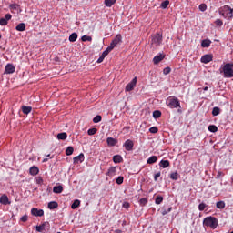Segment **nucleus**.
I'll return each instance as SVG.
<instances>
[{"instance_id": "45", "label": "nucleus", "mask_w": 233, "mask_h": 233, "mask_svg": "<svg viewBox=\"0 0 233 233\" xmlns=\"http://www.w3.org/2000/svg\"><path fill=\"white\" fill-rule=\"evenodd\" d=\"M168 212H172V207L168 208L167 210L163 209L162 210V216H167V214H168Z\"/></svg>"}, {"instance_id": "2", "label": "nucleus", "mask_w": 233, "mask_h": 233, "mask_svg": "<svg viewBox=\"0 0 233 233\" xmlns=\"http://www.w3.org/2000/svg\"><path fill=\"white\" fill-rule=\"evenodd\" d=\"M220 74H223L224 77H233V64L228 63L222 66L220 69Z\"/></svg>"}, {"instance_id": "43", "label": "nucleus", "mask_w": 233, "mask_h": 233, "mask_svg": "<svg viewBox=\"0 0 233 233\" xmlns=\"http://www.w3.org/2000/svg\"><path fill=\"white\" fill-rule=\"evenodd\" d=\"M206 208H207V204L202 202L198 205V210H200V212H203V210H205Z\"/></svg>"}, {"instance_id": "21", "label": "nucleus", "mask_w": 233, "mask_h": 233, "mask_svg": "<svg viewBox=\"0 0 233 233\" xmlns=\"http://www.w3.org/2000/svg\"><path fill=\"white\" fill-rule=\"evenodd\" d=\"M53 192L55 194H61V192H63V186L59 185V186H55L53 187Z\"/></svg>"}, {"instance_id": "49", "label": "nucleus", "mask_w": 233, "mask_h": 233, "mask_svg": "<svg viewBox=\"0 0 233 233\" xmlns=\"http://www.w3.org/2000/svg\"><path fill=\"white\" fill-rule=\"evenodd\" d=\"M215 25H216L217 26H223V21H222L221 19H217V20L215 21Z\"/></svg>"}, {"instance_id": "33", "label": "nucleus", "mask_w": 233, "mask_h": 233, "mask_svg": "<svg viewBox=\"0 0 233 233\" xmlns=\"http://www.w3.org/2000/svg\"><path fill=\"white\" fill-rule=\"evenodd\" d=\"M216 206H217V208L223 210V208H225V201H218L217 202Z\"/></svg>"}, {"instance_id": "28", "label": "nucleus", "mask_w": 233, "mask_h": 233, "mask_svg": "<svg viewBox=\"0 0 233 233\" xmlns=\"http://www.w3.org/2000/svg\"><path fill=\"white\" fill-rule=\"evenodd\" d=\"M113 161L114 163H121V161H123V157H121V155H115L113 157Z\"/></svg>"}, {"instance_id": "17", "label": "nucleus", "mask_w": 233, "mask_h": 233, "mask_svg": "<svg viewBox=\"0 0 233 233\" xmlns=\"http://www.w3.org/2000/svg\"><path fill=\"white\" fill-rule=\"evenodd\" d=\"M116 172H117L116 167H111L108 169V171L106 173V176H109L110 177H112L116 176Z\"/></svg>"}, {"instance_id": "4", "label": "nucleus", "mask_w": 233, "mask_h": 233, "mask_svg": "<svg viewBox=\"0 0 233 233\" xmlns=\"http://www.w3.org/2000/svg\"><path fill=\"white\" fill-rule=\"evenodd\" d=\"M161 43H163V35L157 33L152 35L151 45L153 46H159V45H161Z\"/></svg>"}, {"instance_id": "30", "label": "nucleus", "mask_w": 233, "mask_h": 233, "mask_svg": "<svg viewBox=\"0 0 233 233\" xmlns=\"http://www.w3.org/2000/svg\"><path fill=\"white\" fill-rule=\"evenodd\" d=\"M66 137H68V135L66 133H65V132L59 133L57 135V139H60L62 141H65V139H66Z\"/></svg>"}, {"instance_id": "57", "label": "nucleus", "mask_w": 233, "mask_h": 233, "mask_svg": "<svg viewBox=\"0 0 233 233\" xmlns=\"http://www.w3.org/2000/svg\"><path fill=\"white\" fill-rule=\"evenodd\" d=\"M103 61H105V56L101 55L97 59V63H103Z\"/></svg>"}, {"instance_id": "46", "label": "nucleus", "mask_w": 233, "mask_h": 233, "mask_svg": "<svg viewBox=\"0 0 233 233\" xmlns=\"http://www.w3.org/2000/svg\"><path fill=\"white\" fill-rule=\"evenodd\" d=\"M82 41H92V36H88V35H83L82 36Z\"/></svg>"}, {"instance_id": "35", "label": "nucleus", "mask_w": 233, "mask_h": 233, "mask_svg": "<svg viewBox=\"0 0 233 233\" xmlns=\"http://www.w3.org/2000/svg\"><path fill=\"white\" fill-rule=\"evenodd\" d=\"M106 6H112L113 5H116V0H105Z\"/></svg>"}, {"instance_id": "26", "label": "nucleus", "mask_w": 233, "mask_h": 233, "mask_svg": "<svg viewBox=\"0 0 233 233\" xmlns=\"http://www.w3.org/2000/svg\"><path fill=\"white\" fill-rule=\"evenodd\" d=\"M157 162V157L156 156H152L147 159V165H154V163Z\"/></svg>"}, {"instance_id": "19", "label": "nucleus", "mask_w": 233, "mask_h": 233, "mask_svg": "<svg viewBox=\"0 0 233 233\" xmlns=\"http://www.w3.org/2000/svg\"><path fill=\"white\" fill-rule=\"evenodd\" d=\"M159 167L161 168H168L170 167V161L168 160H161L159 163Z\"/></svg>"}, {"instance_id": "29", "label": "nucleus", "mask_w": 233, "mask_h": 233, "mask_svg": "<svg viewBox=\"0 0 233 233\" xmlns=\"http://www.w3.org/2000/svg\"><path fill=\"white\" fill-rule=\"evenodd\" d=\"M46 225H48V222H44L42 225L36 226V232H43Z\"/></svg>"}, {"instance_id": "37", "label": "nucleus", "mask_w": 233, "mask_h": 233, "mask_svg": "<svg viewBox=\"0 0 233 233\" xmlns=\"http://www.w3.org/2000/svg\"><path fill=\"white\" fill-rule=\"evenodd\" d=\"M74 154V147H68L66 150V155L72 156Z\"/></svg>"}, {"instance_id": "55", "label": "nucleus", "mask_w": 233, "mask_h": 233, "mask_svg": "<svg viewBox=\"0 0 233 233\" xmlns=\"http://www.w3.org/2000/svg\"><path fill=\"white\" fill-rule=\"evenodd\" d=\"M9 8H11V10H17V5L16 4H11L9 5Z\"/></svg>"}, {"instance_id": "38", "label": "nucleus", "mask_w": 233, "mask_h": 233, "mask_svg": "<svg viewBox=\"0 0 233 233\" xmlns=\"http://www.w3.org/2000/svg\"><path fill=\"white\" fill-rule=\"evenodd\" d=\"M155 203H156V205H161V203H163V197L157 196Z\"/></svg>"}, {"instance_id": "14", "label": "nucleus", "mask_w": 233, "mask_h": 233, "mask_svg": "<svg viewBox=\"0 0 233 233\" xmlns=\"http://www.w3.org/2000/svg\"><path fill=\"white\" fill-rule=\"evenodd\" d=\"M0 203L1 205H10V200L8 199V196L2 195L0 197Z\"/></svg>"}, {"instance_id": "10", "label": "nucleus", "mask_w": 233, "mask_h": 233, "mask_svg": "<svg viewBox=\"0 0 233 233\" xmlns=\"http://www.w3.org/2000/svg\"><path fill=\"white\" fill-rule=\"evenodd\" d=\"M73 161L75 165H77V163H83V161H85V155L81 153L79 156L75 157Z\"/></svg>"}, {"instance_id": "32", "label": "nucleus", "mask_w": 233, "mask_h": 233, "mask_svg": "<svg viewBox=\"0 0 233 233\" xmlns=\"http://www.w3.org/2000/svg\"><path fill=\"white\" fill-rule=\"evenodd\" d=\"M221 109L219 107H214L212 110V116H219Z\"/></svg>"}, {"instance_id": "61", "label": "nucleus", "mask_w": 233, "mask_h": 233, "mask_svg": "<svg viewBox=\"0 0 233 233\" xmlns=\"http://www.w3.org/2000/svg\"><path fill=\"white\" fill-rule=\"evenodd\" d=\"M47 157H50V155H47Z\"/></svg>"}, {"instance_id": "53", "label": "nucleus", "mask_w": 233, "mask_h": 233, "mask_svg": "<svg viewBox=\"0 0 233 233\" xmlns=\"http://www.w3.org/2000/svg\"><path fill=\"white\" fill-rule=\"evenodd\" d=\"M159 177H161V172H157V174H155V176H154L155 181H157V179H159Z\"/></svg>"}, {"instance_id": "15", "label": "nucleus", "mask_w": 233, "mask_h": 233, "mask_svg": "<svg viewBox=\"0 0 233 233\" xmlns=\"http://www.w3.org/2000/svg\"><path fill=\"white\" fill-rule=\"evenodd\" d=\"M29 174L31 176H37L39 174V167L33 166L29 169Z\"/></svg>"}, {"instance_id": "1", "label": "nucleus", "mask_w": 233, "mask_h": 233, "mask_svg": "<svg viewBox=\"0 0 233 233\" xmlns=\"http://www.w3.org/2000/svg\"><path fill=\"white\" fill-rule=\"evenodd\" d=\"M203 225H205V227H209L214 230L215 228H218L219 221L215 217L210 216L204 218Z\"/></svg>"}, {"instance_id": "13", "label": "nucleus", "mask_w": 233, "mask_h": 233, "mask_svg": "<svg viewBox=\"0 0 233 233\" xmlns=\"http://www.w3.org/2000/svg\"><path fill=\"white\" fill-rule=\"evenodd\" d=\"M15 72V67L12 64H7L5 66V73L6 74H14Z\"/></svg>"}, {"instance_id": "7", "label": "nucleus", "mask_w": 233, "mask_h": 233, "mask_svg": "<svg viewBox=\"0 0 233 233\" xmlns=\"http://www.w3.org/2000/svg\"><path fill=\"white\" fill-rule=\"evenodd\" d=\"M121 35H117L116 36V38L111 42L109 48H111L113 50V48H116V46H117V45H119V43L121 42Z\"/></svg>"}, {"instance_id": "12", "label": "nucleus", "mask_w": 233, "mask_h": 233, "mask_svg": "<svg viewBox=\"0 0 233 233\" xmlns=\"http://www.w3.org/2000/svg\"><path fill=\"white\" fill-rule=\"evenodd\" d=\"M212 59H213L212 55H204V56H202L200 61H201V63H204L207 65V63H210V61H212Z\"/></svg>"}, {"instance_id": "11", "label": "nucleus", "mask_w": 233, "mask_h": 233, "mask_svg": "<svg viewBox=\"0 0 233 233\" xmlns=\"http://www.w3.org/2000/svg\"><path fill=\"white\" fill-rule=\"evenodd\" d=\"M164 59H165V55L159 54V55H157L153 58V63H154V65H158V63H161V61L164 60Z\"/></svg>"}, {"instance_id": "23", "label": "nucleus", "mask_w": 233, "mask_h": 233, "mask_svg": "<svg viewBox=\"0 0 233 233\" xmlns=\"http://www.w3.org/2000/svg\"><path fill=\"white\" fill-rule=\"evenodd\" d=\"M23 114L28 115L32 112V106H22Z\"/></svg>"}, {"instance_id": "54", "label": "nucleus", "mask_w": 233, "mask_h": 233, "mask_svg": "<svg viewBox=\"0 0 233 233\" xmlns=\"http://www.w3.org/2000/svg\"><path fill=\"white\" fill-rule=\"evenodd\" d=\"M122 207H123V208L128 209V208H130V203H128V202H124Z\"/></svg>"}, {"instance_id": "41", "label": "nucleus", "mask_w": 233, "mask_h": 233, "mask_svg": "<svg viewBox=\"0 0 233 233\" xmlns=\"http://www.w3.org/2000/svg\"><path fill=\"white\" fill-rule=\"evenodd\" d=\"M110 52H112V49L111 47H107L101 56H103L104 57H106V56H108V54H110Z\"/></svg>"}, {"instance_id": "44", "label": "nucleus", "mask_w": 233, "mask_h": 233, "mask_svg": "<svg viewBox=\"0 0 233 233\" xmlns=\"http://www.w3.org/2000/svg\"><path fill=\"white\" fill-rule=\"evenodd\" d=\"M158 131H159V129H157V127H152L149 128V132L151 134H157Z\"/></svg>"}, {"instance_id": "31", "label": "nucleus", "mask_w": 233, "mask_h": 233, "mask_svg": "<svg viewBox=\"0 0 233 233\" xmlns=\"http://www.w3.org/2000/svg\"><path fill=\"white\" fill-rule=\"evenodd\" d=\"M79 205H81V201L76 199L73 202V204L71 205V208L73 210H76V208H77L79 207Z\"/></svg>"}, {"instance_id": "36", "label": "nucleus", "mask_w": 233, "mask_h": 233, "mask_svg": "<svg viewBox=\"0 0 233 233\" xmlns=\"http://www.w3.org/2000/svg\"><path fill=\"white\" fill-rule=\"evenodd\" d=\"M153 117L155 119H159V117H161V111L159 110H156L153 112Z\"/></svg>"}, {"instance_id": "40", "label": "nucleus", "mask_w": 233, "mask_h": 233, "mask_svg": "<svg viewBox=\"0 0 233 233\" xmlns=\"http://www.w3.org/2000/svg\"><path fill=\"white\" fill-rule=\"evenodd\" d=\"M208 130H209V132H218V127L217 126H215V125H210V126H208Z\"/></svg>"}, {"instance_id": "50", "label": "nucleus", "mask_w": 233, "mask_h": 233, "mask_svg": "<svg viewBox=\"0 0 233 233\" xmlns=\"http://www.w3.org/2000/svg\"><path fill=\"white\" fill-rule=\"evenodd\" d=\"M170 72H171L170 67H166V68H164V70H163V74H164L165 76H168V74H170Z\"/></svg>"}, {"instance_id": "18", "label": "nucleus", "mask_w": 233, "mask_h": 233, "mask_svg": "<svg viewBox=\"0 0 233 233\" xmlns=\"http://www.w3.org/2000/svg\"><path fill=\"white\" fill-rule=\"evenodd\" d=\"M15 30H17V32H25V30H26V25L25 23H20L16 25Z\"/></svg>"}, {"instance_id": "64", "label": "nucleus", "mask_w": 233, "mask_h": 233, "mask_svg": "<svg viewBox=\"0 0 233 233\" xmlns=\"http://www.w3.org/2000/svg\"><path fill=\"white\" fill-rule=\"evenodd\" d=\"M231 233H233V231Z\"/></svg>"}, {"instance_id": "52", "label": "nucleus", "mask_w": 233, "mask_h": 233, "mask_svg": "<svg viewBox=\"0 0 233 233\" xmlns=\"http://www.w3.org/2000/svg\"><path fill=\"white\" fill-rule=\"evenodd\" d=\"M36 183L37 185H43V177H36Z\"/></svg>"}, {"instance_id": "51", "label": "nucleus", "mask_w": 233, "mask_h": 233, "mask_svg": "<svg viewBox=\"0 0 233 233\" xmlns=\"http://www.w3.org/2000/svg\"><path fill=\"white\" fill-rule=\"evenodd\" d=\"M20 221H22L23 223H26V221H28V215H24L23 217H21Z\"/></svg>"}, {"instance_id": "60", "label": "nucleus", "mask_w": 233, "mask_h": 233, "mask_svg": "<svg viewBox=\"0 0 233 233\" xmlns=\"http://www.w3.org/2000/svg\"><path fill=\"white\" fill-rule=\"evenodd\" d=\"M204 90H208V87H205Z\"/></svg>"}, {"instance_id": "56", "label": "nucleus", "mask_w": 233, "mask_h": 233, "mask_svg": "<svg viewBox=\"0 0 233 233\" xmlns=\"http://www.w3.org/2000/svg\"><path fill=\"white\" fill-rule=\"evenodd\" d=\"M147 200L146 198H143L140 199V204L141 205H147Z\"/></svg>"}, {"instance_id": "3", "label": "nucleus", "mask_w": 233, "mask_h": 233, "mask_svg": "<svg viewBox=\"0 0 233 233\" xmlns=\"http://www.w3.org/2000/svg\"><path fill=\"white\" fill-rule=\"evenodd\" d=\"M166 105L169 108H181V103L176 96H169L166 101Z\"/></svg>"}, {"instance_id": "58", "label": "nucleus", "mask_w": 233, "mask_h": 233, "mask_svg": "<svg viewBox=\"0 0 233 233\" xmlns=\"http://www.w3.org/2000/svg\"><path fill=\"white\" fill-rule=\"evenodd\" d=\"M46 161H48V158H44L43 159V163H46Z\"/></svg>"}, {"instance_id": "25", "label": "nucleus", "mask_w": 233, "mask_h": 233, "mask_svg": "<svg viewBox=\"0 0 233 233\" xmlns=\"http://www.w3.org/2000/svg\"><path fill=\"white\" fill-rule=\"evenodd\" d=\"M69 41L70 43H76V41H77V33H72L69 35Z\"/></svg>"}, {"instance_id": "39", "label": "nucleus", "mask_w": 233, "mask_h": 233, "mask_svg": "<svg viewBox=\"0 0 233 233\" xmlns=\"http://www.w3.org/2000/svg\"><path fill=\"white\" fill-rule=\"evenodd\" d=\"M168 5H170V1L165 0L164 2L161 3V8H168Z\"/></svg>"}, {"instance_id": "16", "label": "nucleus", "mask_w": 233, "mask_h": 233, "mask_svg": "<svg viewBox=\"0 0 233 233\" xmlns=\"http://www.w3.org/2000/svg\"><path fill=\"white\" fill-rule=\"evenodd\" d=\"M106 143L109 147H116L117 145V139L113 137H108Z\"/></svg>"}, {"instance_id": "42", "label": "nucleus", "mask_w": 233, "mask_h": 233, "mask_svg": "<svg viewBox=\"0 0 233 233\" xmlns=\"http://www.w3.org/2000/svg\"><path fill=\"white\" fill-rule=\"evenodd\" d=\"M101 116L100 115H97L94 118H93V123H101Z\"/></svg>"}, {"instance_id": "9", "label": "nucleus", "mask_w": 233, "mask_h": 233, "mask_svg": "<svg viewBox=\"0 0 233 233\" xmlns=\"http://www.w3.org/2000/svg\"><path fill=\"white\" fill-rule=\"evenodd\" d=\"M10 19H12V15L6 14L5 15V18H1L0 19L1 26H6V25H8V21H10Z\"/></svg>"}, {"instance_id": "6", "label": "nucleus", "mask_w": 233, "mask_h": 233, "mask_svg": "<svg viewBox=\"0 0 233 233\" xmlns=\"http://www.w3.org/2000/svg\"><path fill=\"white\" fill-rule=\"evenodd\" d=\"M31 214H32V216H35L36 218H41V217L45 216V211H43V209H38L36 208H33L31 209Z\"/></svg>"}, {"instance_id": "22", "label": "nucleus", "mask_w": 233, "mask_h": 233, "mask_svg": "<svg viewBox=\"0 0 233 233\" xmlns=\"http://www.w3.org/2000/svg\"><path fill=\"white\" fill-rule=\"evenodd\" d=\"M224 10H226V11L228 10V12L227 13L228 17H229V18L233 17V9H231L230 6L225 5Z\"/></svg>"}, {"instance_id": "24", "label": "nucleus", "mask_w": 233, "mask_h": 233, "mask_svg": "<svg viewBox=\"0 0 233 233\" xmlns=\"http://www.w3.org/2000/svg\"><path fill=\"white\" fill-rule=\"evenodd\" d=\"M169 177L173 181H177L179 179V173H177V171L173 172V173L170 174Z\"/></svg>"}, {"instance_id": "27", "label": "nucleus", "mask_w": 233, "mask_h": 233, "mask_svg": "<svg viewBox=\"0 0 233 233\" xmlns=\"http://www.w3.org/2000/svg\"><path fill=\"white\" fill-rule=\"evenodd\" d=\"M57 207H59V204H57L56 201L48 203V208H50V210H54V208H57Z\"/></svg>"}, {"instance_id": "34", "label": "nucleus", "mask_w": 233, "mask_h": 233, "mask_svg": "<svg viewBox=\"0 0 233 233\" xmlns=\"http://www.w3.org/2000/svg\"><path fill=\"white\" fill-rule=\"evenodd\" d=\"M87 134L88 136H95V134H97V128L93 127L88 129Z\"/></svg>"}, {"instance_id": "8", "label": "nucleus", "mask_w": 233, "mask_h": 233, "mask_svg": "<svg viewBox=\"0 0 233 233\" xmlns=\"http://www.w3.org/2000/svg\"><path fill=\"white\" fill-rule=\"evenodd\" d=\"M124 148L127 150V152H130V150H134V141L127 139L124 143Z\"/></svg>"}, {"instance_id": "47", "label": "nucleus", "mask_w": 233, "mask_h": 233, "mask_svg": "<svg viewBox=\"0 0 233 233\" xmlns=\"http://www.w3.org/2000/svg\"><path fill=\"white\" fill-rule=\"evenodd\" d=\"M124 177H118L117 178H116V183H117V185H123V181H124Z\"/></svg>"}, {"instance_id": "20", "label": "nucleus", "mask_w": 233, "mask_h": 233, "mask_svg": "<svg viewBox=\"0 0 233 233\" xmlns=\"http://www.w3.org/2000/svg\"><path fill=\"white\" fill-rule=\"evenodd\" d=\"M211 44H212V41H210L209 39H205V40H202L201 46L202 48H208V46H210Z\"/></svg>"}, {"instance_id": "48", "label": "nucleus", "mask_w": 233, "mask_h": 233, "mask_svg": "<svg viewBox=\"0 0 233 233\" xmlns=\"http://www.w3.org/2000/svg\"><path fill=\"white\" fill-rule=\"evenodd\" d=\"M198 8H199L200 12H205V10H207V5L201 4Z\"/></svg>"}, {"instance_id": "59", "label": "nucleus", "mask_w": 233, "mask_h": 233, "mask_svg": "<svg viewBox=\"0 0 233 233\" xmlns=\"http://www.w3.org/2000/svg\"><path fill=\"white\" fill-rule=\"evenodd\" d=\"M116 233H121V230L118 229V230H116Z\"/></svg>"}, {"instance_id": "62", "label": "nucleus", "mask_w": 233, "mask_h": 233, "mask_svg": "<svg viewBox=\"0 0 233 233\" xmlns=\"http://www.w3.org/2000/svg\"><path fill=\"white\" fill-rule=\"evenodd\" d=\"M178 112H181V110L178 109Z\"/></svg>"}, {"instance_id": "63", "label": "nucleus", "mask_w": 233, "mask_h": 233, "mask_svg": "<svg viewBox=\"0 0 233 233\" xmlns=\"http://www.w3.org/2000/svg\"><path fill=\"white\" fill-rule=\"evenodd\" d=\"M0 39H1V35H0Z\"/></svg>"}, {"instance_id": "5", "label": "nucleus", "mask_w": 233, "mask_h": 233, "mask_svg": "<svg viewBox=\"0 0 233 233\" xmlns=\"http://www.w3.org/2000/svg\"><path fill=\"white\" fill-rule=\"evenodd\" d=\"M137 84V77H135L132 79L130 83H128L126 86V92H131V90H134V87L136 86Z\"/></svg>"}]
</instances>
